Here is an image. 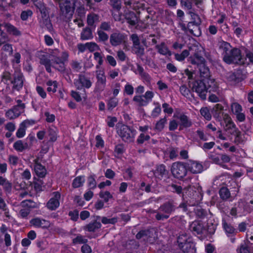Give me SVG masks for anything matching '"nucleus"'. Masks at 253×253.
<instances>
[{
  "label": "nucleus",
  "instance_id": "de8ad7c7",
  "mask_svg": "<svg viewBox=\"0 0 253 253\" xmlns=\"http://www.w3.org/2000/svg\"><path fill=\"white\" fill-rule=\"evenodd\" d=\"M188 14L191 16L192 21L189 23H192V24H196L197 25H200L201 23V20L198 15L196 14L193 11H189Z\"/></svg>",
  "mask_w": 253,
  "mask_h": 253
},
{
  "label": "nucleus",
  "instance_id": "79ce46f5",
  "mask_svg": "<svg viewBox=\"0 0 253 253\" xmlns=\"http://www.w3.org/2000/svg\"><path fill=\"white\" fill-rule=\"evenodd\" d=\"M85 182V177L84 176H79L76 177L72 183V186L74 188H78L83 185Z\"/></svg>",
  "mask_w": 253,
  "mask_h": 253
},
{
  "label": "nucleus",
  "instance_id": "58836bf2",
  "mask_svg": "<svg viewBox=\"0 0 253 253\" xmlns=\"http://www.w3.org/2000/svg\"><path fill=\"white\" fill-rule=\"evenodd\" d=\"M156 47L158 52L161 54L164 55H170V52L164 42H162L161 44L157 45Z\"/></svg>",
  "mask_w": 253,
  "mask_h": 253
},
{
  "label": "nucleus",
  "instance_id": "b1692460",
  "mask_svg": "<svg viewBox=\"0 0 253 253\" xmlns=\"http://www.w3.org/2000/svg\"><path fill=\"white\" fill-rule=\"evenodd\" d=\"M38 161V159H36L34 160L35 171L39 177H43L46 174V170L43 166L39 163Z\"/></svg>",
  "mask_w": 253,
  "mask_h": 253
},
{
  "label": "nucleus",
  "instance_id": "1a4fd4ad",
  "mask_svg": "<svg viewBox=\"0 0 253 253\" xmlns=\"http://www.w3.org/2000/svg\"><path fill=\"white\" fill-rule=\"evenodd\" d=\"M75 4L70 0H61L59 2V7L62 14L67 18H70L73 15L74 11Z\"/></svg>",
  "mask_w": 253,
  "mask_h": 253
},
{
  "label": "nucleus",
  "instance_id": "8fccbe9b",
  "mask_svg": "<svg viewBox=\"0 0 253 253\" xmlns=\"http://www.w3.org/2000/svg\"><path fill=\"white\" fill-rule=\"evenodd\" d=\"M231 134L235 136L234 142L236 144H239L242 142L241 132L238 128L233 132H231Z\"/></svg>",
  "mask_w": 253,
  "mask_h": 253
},
{
  "label": "nucleus",
  "instance_id": "a211bd4d",
  "mask_svg": "<svg viewBox=\"0 0 253 253\" xmlns=\"http://www.w3.org/2000/svg\"><path fill=\"white\" fill-rule=\"evenodd\" d=\"M174 117L179 120V125L180 128L189 127L192 126V122L189 118L183 113L174 115Z\"/></svg>",
  "mask_w": 253,
  "mask_h": 253
},
{
  "label": "nucleus",
  "instance_id": "20e7f679",
  "mask_svg": "<svg viewBox=\"0 0 253 253\" xmlns=\"http://www.w3.org/2000/svg\"><path fill=\"white\" fill-rule=\"evenodd\" d=\"M117 129L118 134L124 141L126 142L133 141L136 133L134 129L126 125H121L117 126Z\"/></svg>",
  "mask_w": 253,
  "mask_h": 253
},
{
  "label": "nucleus",
  "instance_id": "4d7b16f0",
  "mask_svg": "<svg viewBox=\"0 0 253 253\" xmlns=\"http://www.w3.org/2000/svg\"><path fill=\"white\" fill-rule=\"evenodd\" d=\"M21 205L23 208H28L30 210L36 207V204L32 200H24L21 202Z\"/></svg>",
  "mask_w": 253,
  "mask_h": 253
},
{
  "label": "nucleus",
  "instance_id": "4be33fe9",
  "mask_svg": "<svg viewBox=\"0 0 253 253\" xmlns=\"http://www.w3.org/2000/svg\"><path fill=\"white\" fill-rule=\"evenodd\" d=\"M125 40V35L120 33H114L110 38V43L113 46H117L124 42Z\"/></svg>",
  "mask_w": 253,
  "mask_h": 253
},
{
  "label": "nucleus",
  "instance_id": "e433bc0d",
  "mask_svg": "<svg viewBox=\"0 0 253 253\" xmlns=\"http://www.w3.org/2000/svg\"><path fill=\"white\" fill-rule=\"evenodd\" d=\"M48 136L49 137V141L52 142L56 141L57 137V128L54 126L49 127Z\"/></svg>",
  "mask_w": 253,
  "mask_h": 253
},
{
  "label": "nucleus",
  "instance_id": "4468645a",
  "mask_svg": "<svg viewBox=\"0 0 253 253\" xmlns=\"http://www.w3.org/2000/svg\"><path fill=\"white\" fill-rule=\"evenodd\" d=\"M13 80L11 81L13 88L17 90L22 88L23 85L24 77L20 70L17 69L13 74Z\"/></svg>",
  "mask_w": 253,
  "mask_h": 253
},
{
  "label": "nucleus",
  "instance_id": "603ef678",
  "mask_svg": "<svg viewBox=\"0 0 253 253\" xmlns=\"http://www.w3.org/2000/svg\"><path fill=\"white\" fill-rule=\"evenodd\" d=\"M219 195L223 200H226L229 198L230 193L226 187H222L219 190Z\"/></svg>",
  "mask_w": 253,
  "mask_h": 253
},
{
  "label": "nucleus",
  "instance_id": "e2e57ef3",
  "mask_svg": "<svg viewBox=\"0 0 253 253\" xmlns=\"http://www.w3.org/2000/svg\"><path fill=\"white\" fill-rule=\"evenodd\" d=\"M143 96L148 104L152 101V98L154 96V93L153 91L149 90L147 91Z\"/></svg>",
  "mask_w": 253,
  "mask_h": 253
},
{
  "label": "nucleus",
  "instance_id": "ea45409f",
  "mask_svg": "<svg viewBox=\"0 0 253 253\" xmlns=\"http://www.w3.org/2000/svg\"><path fill=\"white\" fill-rule=\"evenodd\" d=\"M168 173L166 166L164 165H160L157 167L156 169L154 172V174L156 176H160L163 177L164 175H166Z\"/></svg>",
  "mask_w": 253,
  "mask_h": 253
},
{
  "label": "nucleus",
  "instance_id": "f704fd0d",
  "mask_svg": "<svg viewBox=\"0 0 253 253\" xmlns=\"http://www.w3.org/2000/svg\"><path fill=\"white\" fill-rule=\"evenodd\" d=\"M167 123V117L165 116L163 118L160 119L156 122L155 125V129L158 131H161Z\"/></svg>",
  "mask_w": 253,
  "mask_h": 253
},
{
  "label": "nucleus",
  "instance_id": "6e6552de",
  "mask_svg": "<svg viewBox=\"0 0 253 253\" xmlns=\"http://www.w3.org/2000/svg\"><path fill=\"white\" fill-rule=\"evenodd\" d=\"M95 73L97 81L95 83L94 91L101 93L106 87V77L103 70H97Z\"/></svg>",
  "mask_w": 253,
  "mask_h": 253
},
{
  "label": "nucleus",
  "instance_id": "c9c22d12",
  "mask_svg": "<svg viewBox=\"0 0 253 253\" xmlns=\"http://www.w3.org/2000/svg\"><path fill=\"white\" fill-rule=\"evenodd\" d=\"M101 226V224L100 222L94 221L86 225L84 229L89 232H94L97 229H99Z\"/></svg>",
  "mask_w": 253,
  "mask_h": 253
},
{
  "label": "nucleus",
  "instance_id": "774afa93",
  "mask_svg": "<svg viewBox=\"0 0 253 253\" xmlns=\"http://www.w3.org/2000/svg\"><path fill=\"white\" fill-rule=\"evenodd\" d=\"M19 159L18 157L14 155H10L8 157L9 164L13 166H16L19 162Z\"/></svg>",
  "mask_w": 253,
  "mask_h": 253
},
{
  "label": "nucleus",
  "instance_id": "a878e982",
  "mask_svg": "<svg viewBox=\"0 0 253 253\" xmlns=\"http://www.w3.org/2000/svg\"><path fill=\"white\" fill-rule=\"evenodd\" d=\"M200 25H197L194 23L192 24V23H188L187 28L191 34L196 37H199L201 35Z\"/></svg>",
  "mask_w": 253,
  "mask_h": 253
},
{
  "label": "nucleus",
  "instance_id": "052dcab7",
  "mask_svg": "<svg viewBox=\"0 0 253 253\" xmlns=\"http://www.w3.org/2000/svg\"><path fill=\"white\" fill-rule=\"evenodd\" d=\"M87 242V239L81 235H78L73 240V243L74 244H85Z\"/></svg>",
  "mask_w": 253,
  "mask_h": 253
},
{
  "label": "nucleus",
  "instance_id": "c756f323",
  "mask_svg": "<svg viewBox=\"0 0 253 253\" xmlns=\"http://www.w3.org/2000/svg\"><path fill=\"white\" fill-rule=\"evenodd\" d=\"M4 27L6 31L10 34L15 36H19L21 35V32L15 26L10 23H6Z\"/></svg>",
  "mask_w": 253,
  "mask_h": 253
},
{
  "label": "nucleus",
  "instance_id": "412c9836",
  "mask_svg": "<svg viewBox=\"0 0 253 253\" xmlns=\"http://www.w3.org/2000/svg\"><path fill=\"white\" fill-rule=\"evenodd\" d=\"M187 169L193 173H199L203 171V166L198 162L189 161L187 163Z\"/></svg>",
  "mask_w": 253,
  "mask_h": 253
},
{
  "label": "nucleus",
  "instance_id": "cd10ccee",
  "mask_svg": "<svg viewBox=\"0 0 253 253\" xmlns=\"http://www.w3.org/2000/svg\"><path fill=\"white\" fill-rule=\"evenodd\" d=\"M86 21L88 26L95 27V24L99 21V16L94 13H90L87 16Z\"/></svg>",
  "mask_w": 253,
  "mask_h": 253
},
{
  "label": "nucleus",
  "instance_id": "a18cd8bd",
  "mask_svg": "<svg viewBox=\"0 0 253 253\" xmlns=\"http://www.w3.org/2000/svg\"><path fill=\"white\" fill-rule=\"evenodd\" d=\"M133 101L139 106H145L148 105L143 95H135L133 98Z\"/></svg>",
  "mask_w": 253,
  "mask_h": 253
},
{
  "label": "nucleus",
  "instance_id": "6e6d98bb",
  "mask_svg": "<svg viewBox=\"0 0 253 253\" xmlns=\"http://www.w3.org/2000/svg\"><path fill=\"white\" fill-rule=\"evenodd\" d=\"M200 113L201 115L207 120L210 121L211 119V115L207 107L202 108L200 110Z\"/></svg>",
  "mask_w": 253,
  "mask_h": 253
},
{
  "label": "nucleus",
  "instance_id": "5fc2aeb1",
  "mask_svg": "<svg viewBox=\"0 0 253 253\" xmlns=\"http://www.w3.org/2000/svg\"><path fill=\"white\" fill-rule=\"evenodd\" d=\"M87 185L90 189H94L96 187V181L95 175H90L87 178Z\"/></svg>",
  "mask_w": 253,
  "mask_h": 253
},
{
  "label": "nucleus",
  "instance_id": "aec40b11",
  "mask_svg": "<svg viewBox=\"0 0 253 253\" xmlns=\"http://www.w3.org/2000/svg\"><path fill=\"white\" fill-rule=\"evenodd\" d=\"M60 194L58 192L53 193V197L51 198L47 203V207L51 210H55L59 206Z\"/></svg>",
  "mask_w": 253,
  "mask_h": 253
},
{
  "label": "nucleus",
  "instance_id": "7ed1b4c3",
  "mask_svg": "<svg viewBox=\"0 0 253 253\" xmlns=\"http://www.w3.org/2000/svg\"><path fill=\"white\" fill-rule=\"evenodd\" d=\"M175 203L173 201H170L160 206L155 217L158 220H163L169 217L170 214L175 211L176 208Z\"/></svg>",
  "mask_w": 253,
  "mask_h": 253
},
{
  "label": "nucleus",
  "instance_id": "473e14b6",
  "mask_svg": "<svg viewBox=\"0 0 253 253\" xmlns=\"http://www.w3.org/2000/svg\"><path fill=\"white\" fill-rule=\"evenodd\" d=\"M94 59L97 62V64L96 65V68L97 70H100V66L103 63L104 54L102 52H95L93 53Z\"/></svg>",
  "mask_w": 253,
  "mask_h": 253
},
{
  "label": "nucleus",
  "instance_id": "f8f14e48",
  "mask_svg": "<svg viewBox=\"0 0 253 253\" xmlns=\"http://www.w3.org/2000/svg\"><path fill=\"white\" fill-rule=\"evenodd\" d=\"M199 69L200 71V76L205 81H207L209 87H212L215 88L216 87V84L215 80L213 79L210 78V74L209 68L206 67L204 63H201L199 65Z\"/></svg>",
  "mask_w": 253,
  "mask_h": 253
},
{
  "label": "nucleus",
  "instance_id": "69168bd1",
  "mask_svg": "<svg viewBox=\"0 0 253 253\" xmlns=\"http://www.w3.org/2000/svg\"><path fill=\"white\" fill-rule=\"evenodd\" d=\"M150 136L147 134H145L144 133H141L139 136L138 137L137 139V142L138 144H142L145 141H147L150 139Z\"/></svg>",
  "mask_w": 253,
  "mask_h": 253
},
{
  "label": "nucleus",
  "instance_id": "5701e85b",
  "mask_svg": "<svg viewBox=\"0 0 253 253\" xmlns=\"http://www.w3.org/2000/svg\"><path fill=\"white\" fill-rule=\"evenodd\" d=\"M190 229L194 234H201L205 231L203 224L199 221H195L190 225Z\"/></svg>",
  "mask_w": 253,
  "mask_h": 253
},
{
  "label": "nucleus",
  "instance_id": "72a5a7b5",
  "mask_svg": "<svg viewBox=\"0 0 253 253\" xmlns=\"http://www.w3.org/2000/svg\"><path fill=\"white\" fill-rule=\"evenodd\" d=\"M40 63L44 66L46 71L48 73L51 72V61L49 59L47 58L45 56L43 55L40 58Z\"/></svg>",
  "mask_w": 253,
  "mask_h": 253
},
{
  "label": "nucleus",
  "instance_id": "39448f33",
  "mask_svg": "<svg viewBox=\"0 0 253 253\" xmlns=\"http://www.w3.org/2000/svg\"><path fill=\"white\" fill-rule=\"evenodd\" d=\"M177 243L179 248L183 253H195L196 251L191 239L186 234H182L178 236Z\"/></svg>",
  "mask_w": 253,
  "mask_h": 253
},
{
  "label": "nucleus",
  "instance_id": "f3484780",
  "mask_svg": "<svg viewBox=\"0 0 253 253\" xmlns=\"http://www.w3.org/2000/svg\"><path fill=\"white\" fill-rule=\"evenodd\" d=\"M223 122L225 124V130L228 131L231 134V132H233L238 128L228 114L223 115Z\"/></svg>",
  "mask_w": 253,
  "mask_h": 253
},
{
  "label": "nucleus",
  "instance_id": "680f3d73",
  "mask_svg": "<svg viewBox=\"0 0 253 253\" xmlns=\"http://www.w3.org/2000/svg\"><path fill=\"white\" fill-rule=\"evenodd\" d=\"M70 65L72 69L76 72H79L82 69L81 63L77 61H72Z\"/></svg>",
  "mask_w": 253,
  "mask_h": 253
},
{
  "label": "nucleus",
  "instance_id": "2f4dec72",
  "mask_svg": "<svg viewBox=\"0 0 253 253\" xmlns=\"http://www.w3.org/2000/svg\"><path fill=\"white\" fill-rule=\"evenodd\" d=\"M191 187L189 186L186 188H184L183 190L182 187L180 186H178L175 184H172L170 186V190L173 192H175L178 194L181 193L182 192L183 195L184 196L187 194V191L191 189Z\"/></svg>",
  "mask_w": 253,
  "mask_h": 253
},
{
  "label": "nucleus",
  "instance_id": "37998d69",
  "mask_svg": "<svg viewBox=\"0 0 253 253\" xmlns=\"http://www.w3.org/2000/svg\"><path fill=\"white\" fill-rule=\"evenodd\" d=\"M209 159L214 163L221 166L223 168H226V166L224 164H222L220 160V155H215L210 154L209 155Z\"/></svg>",
  "mask_w": 253,
  "mask_h": 253
},
{
  "label": "nucleus",
  "instance_id": "dca6fc26",
  "mask_svg": "<svg viewBox=\"0 0 253 253\" xmlns=\"http://www.w3.org/2000/svg\"><path fill=\"white\" fill-rule=\"evenodd\" d=\"M219 51L220 52L223 59L225 58L226 60L229 59L228 55L229 52L232 48L230 44L226 42L221 41L218 42Z\"/></svg>",
  "mask_w": 253,
  "mask_h": 253
},
{
  "label": "nucleus",
  "instance_id": "3c124183",
  "mask_svg": "<svg viewBox=\"0 0 253 253\" xmlns=\"http://www.w3.org/2000/svg\"><path fill=\"white\" fill-rule=\"evenodd\" d=\"M133 51L137 55H142L144 53V47L140 43L132 46Z\"/></svg>",
  "mask_w": 253,
  "mask_h": 253
},
{
  "label": "nucleus",
  "instance_id": "9d476101",
  "mask_svg": "<svg viewBox=\"0 0 253 253\" xmlns=\"http://www.w3.org/2000/svg\"><path fill=\"white\" fill-rule=\"evenodd\" d=\"M171 171L174 177L181 178L186 175L187 169L183 163L176 162L172 164Z\"/></svg>",
  "mask_w": 253,
  "mask_h": 253
},
{
  "label": "nucleus",
  "instance_id": "9b49d317",
  "mask_svg": "<svg viewBox=\"0 0 253 253\" xmlns=\"http://www.w3.org/2000/svg\"><path fill=\"white\" fill-rule=\"evenodd\" d=\"M37 7L39 9L42 15V19L40 20V23L42 26L50 29L51 27V24L49 18V12L47 8L43 3L37 4Z\"/></svg>",
  "mask_w": 253,
  "mask_h": 253
},
{
  "label": "nucleus",
  "instance_id": "a19ab883",
  "mask_svg": "<svg viewBox=\"0 0 253 253\" xmlns=\"http://www.w3.org/2000/svg\"><path fill=\"white\" fill-rule=\"evenodd\" d=\"M223 227L228 236L232 237L236 233L235 228L230 224H227L225 222H223Z\"/></svg>",
  "mask_w": 253,
  "mask_h": 253
},
{
  "label": "nucleus",
  "instance_id": "bf43d9fd",
  "mask_svg": "<svg viewBox=\"0 0 253 253\" xmlns=\"http://www.w3.org/2000/svg\"><path fill=\"white\" fill-rule=\"evenodd\" d=\"M118 103V100L116 98H110L107 103V107L109 110H112L117 106Z\"/></svg>",
  "mask_w": 253,
  "mask_h": 253
},
{
  "label": "nucleus",
  "instance_id": "f03ea898",
  "mask_svg": "<svg viewBox=\"0 0 253 253\" xmlns=\"http://www.w3.org/2000/svg\"><path fill=\"white\" fill-rule=\"evenodd\" d=\"M228 55V60L223 58V61L227 64L232 63L240 65H249L253 63V53L249 51H246V57H243L241 50L237 48H232Z\"/></svg>",
  "mask_w": 253,
  "mask_h": 253
},
{
  "label": "nucleus",
  "instance_id": "49530a36",
  "mask_svg": "<svg viewBox=\"0 0 253 253\" xmlns=\"http://www.w3.org/2000/svg\"><path fill=\"white\" fill-rule=\"evenodd\" d=\"M0 186H2L3 188L9 191L11 189V184L5 178L0 176Z\"/></svg>",
  "mask_w": 253,
  "mask_h": 253
},
{
  "label": "nucleus",
  "instance_id": "bb28decb",
  "mask_svg": "<svg viewBox=\"0 0 253 253\" xmlns=\"http://www.w3.org/2000/svg\"><path fill=\"white\" fill-rule=\"evenodd\" d=\"M93 38L92 32L89 27L84 28L81 33V40L82 41L91 40Z\"/></svg>",
  "mask_w": 253,
  "mask_h": 253
},
{
  "label": "nucleus",
  "instance_id": "6ab92c4d",
  "mask_svg": "<svg viewBox=\"0 0 253 253\" xmlns=\"http://www.w3.org/2000/svg\"><path fill=\"white\" fill-rule=\"evenodd\" d=\"M30 223L36 228H47L50 226V223L48 221L40 217L32 219L30 221Z\"/></svg>",
  "mask_w": 253,
  "mask_h": 253
},
{
  "label": "nucleus",
  "instance_id": "0eeeda50",
  "mask_svg": "<svg viewBox=\"0 0 253 253\" xmlns=\"http://www.w3.org/2000/svg\"><path fill=\"white\" fill-rule=\"evenodd\" d=\"M205 83H207V81H205L204 79L202 81H196L192 87V90L195 91L202 100L206 99L208 89L210 87L209 85L207 86L205 84ZM211 87L214 90L217 86H216L215 88Z\"/></svg>",
  "mask_w": 253,
  "mask_h": 253
},
{
  "label": "nucleus",
  "instance_id": "c85d7f7f",
  "mask_svg": "<svg viewBox=\"0 0 253 253\" xmlns=\"http://www.w3.org/2000/svg\"><path fill=\"white\" fill-rule=\"evenodd\" d=\"M13 147L17 151L22 152L29 148L28 143L22 140H18L13 144Z\"/></svg>",
  "mask_w": 253,
  "mask_h": 253
},
{
  "label": "nucleus",
  "instance_id": "393cba45",
  "mask_svg": "<svg viewBox=\"0 0 253 253\" xmlns=\"http://www.w3.org/2000/svg\"><path fill=\"white\" fill-rule=\"evenodd\" d=\"M213 116L217 120L220 121L221 119L223 120V115H225L223 112V107L221 104H216L213 108Z\"/></svg>",
  "mask_w": 253,
  "mask_h": 253
},
{
  "label": "nucleus",
  "instance_id": "338daca9",
  "mask_svg": "<svg viewBox=\"0 0 253 253\" xmlns=\"http://www.w3.org/2000/svg\"><path fill=\"white\" fill-rule=\"evenodd\" d=\"M36 124V121L33 119H27L23 121L20 124L26 129Z\"/></svg>",
  "mask_w": 253,
  "mask_h": 253
},
{
  "label": "nucleus",
  "instance_id": "7c9ffc66",
  "mask_svg": "<svg viewBox=\"0 0 253 253\" xmlns=\"http://www.w3.org/2000/svg\"><path fill=\"white\" fill-rule=\"evenodd\" d=\"M127 22L131 26L135 25L137 23V18L133 12H128L126 14Z\"/></svg>",
  "mask_w": 253,
  "mask_h": 253
},
{
  "label": "nucleus",
  "instance_id": "c03bdc74",
  "mask_svg": "<svg viewBox=\"0 0 253 253\" xmlns=\"http://www.w3.org/2000/svg\"><path fill=\"white\" fill-rule=\"evenodd\" d=\"M154 105H155V107L152 111L151 116L153 118H156L161 114L162 110L159 103L154 102Z\"/></svg>",
  "mask_w": 253,
  "mask_h": 253
},
{
  "label": "nucleus",
  "instance_id": "ddd939ff",
  "mask_svg": "<svg viewBox=\"0 0 253 253\" xmlns=\"http://www.w3.org/2000/svg\"><path fill=\"white\" fill-rule=\"evenodd\" d=\"M74 84L78 90H81L83 88H89L92 84L89 78L83 75H80L78 79L74 80Z\"/></svg>",
  "mask_w": 253,
  "mask_h": 253
},
{
  "label": "nucleus",
  "instance_id": "13d9d810",
  "mask_svg": "<svg viewBox=\"0 0 253 253\" xmlns=\"http://www.w3.org/2000/svg\"><path fill=\"white\" fill-rule=\"evenodd\" d=\"M87 49L90 52H93L99 50V46L94 42H86Z\"/></svg>",
  "mask_w": 253,
  "mask_h": 253
},
{
  "label": "nucleus",
  "instance_id": "0e129e2a",
  "mask_svg": "<svg viewBox=\"0 0 253 253\" xmlns=\"http://www.w3.org/2000/svg\"><path fill=\"white\" fill-rule=\"evenodd\" d=\"M143 96L148 104L152 101V98L154 96V93L153 91L149 90L147 91Z\"/></svg>",
  "mask_w": 253,
  "mask_h": 253
},
{
  "label": "nucleus",
  "instance_id": "09e8293b",
  "mask_svg": "<svg viewBox=\"0 0 253 253\" xmlns=\"http://www.w3.org/2000/svg\"><path fill=\"white\" fill-rule=\"evenodd\" d=\"M183 216H175L171 219L172 222L177 226H182L186 223V221L184 219Z\"/></svg>",
  "mask_w": 253,
  "mask_h": 253
},
{
  "label": "nucleus",
  "instance_id": "4c0bfd02",
  "mask_svg": "<svg viewBox=\"0 0 253 253\" xmlns=\"http://www.w3.org/2000/svg\"><path fill=\"white\" fill-rule=\"evenodd\" d=\"M46 85L47 86V91L48 92L55 93L57 91L58 83L56 81L49 80L46 82Z\"/></svg>",
  "mask_w": 253,
  "mask_h": 253
},
{
  "label": "nucleus",
  "instance_id": "f257e3e1",
  "mask_svg": "<svg viewBox=\"0 0 253 253\" xmlns=\"http://www.w3.org/2000/svg\"><path fill=\"white\" fill-rule=\"evenodd\" d=\"M49 54L52 58V67L60 72L67 81L71 82L70 75L72 74V70L70 68H66L65 65V62L68 60L69 52L65 50L60 54L58 49H54Z\"/></svg>",
  "mask_w": 253,
  "mask_h": 253
},
{
  "label": "nucleus",
  "instance_id": "2eb2a0df",
  "mask_svg": "<svg viewBox=\"0 0 253 253\" xmlns=\"http://www.w3.org/2000/svg\"><path fill=\"white\" fill-rule=\"evenodd\" d=\"M154 233V230H142L136 234V237L138 239H142L148 243H153L155 240Z\"/></svg>",
  "mask_w": 253,
  "mask_h": 253
},
{
  "label": "nucleus",
  "instance_id": "864d4df0",
  "mask_svg": "<svg viewBox=\"0 0 253 253\" xmlns=\"http://www.w3.org/2000/svg\"><path fill=\"white\" fill-rule=\"evenodd\" d=\"M226 78L228 82L231 84H235L237 82V78L236 74L232 72L226 73Z\"/></svg>",
  "mask_w": 253,
  "mask_h": 253
},
{
  "label": "nucleus",
  "instance_id": "423d86ee",
  "mask_svg": "<svg viewBox=\"0 0 253 253\" xmlns=\"http://www.w3.org/2000/svg\"><path fill=\"white\" fill-rule=\"evenodd\" d=\"M230 108L231 112L235 116L237 123H242L246 120V115L244 112H243L242 106L236 102L234 99L232 100Z\"/></svg>",
  "mask_w": 253,
  "mask_h": 253
}]
</instances>
